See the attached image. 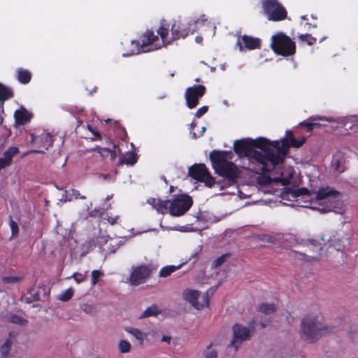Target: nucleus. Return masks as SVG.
Instances as JSON below:
<instances>
[{
    "label": "nucleus",
    "mask_w": 358,
    "mask_h": 358,
    "mask_svg": "<svg viewBox=\"0 0 358 358\" xmlns=\"http://www.w3.org/2000/svg\"><path fill=\"white\" fill-rule=\"evenodd\" d=\"M19 152L18 148L15 146L10 147L3 152V158L11 164L13 157Z\"/></svg>",
    "instance_id": "obj_36"
},
{
    "label": "nucleus",
    "mask_w": 358,
    "mask_h": 358,
    "mask_svg": "<svg viewBox=\"0 0 358 358\" xmlns=\"http://www.w3.org/2000/svg\"><path fill=\"white\" fill-rule=\"evenodd\" d=\"M178 269H179V266H166L161 268L159 275L161 278H166Z\"/></svg>",
    "instance_id": "obj_35"
},
{
    "label": "nucleus",
    "mask_w": 358,
    "mask_h": 358,
    "mask_svg": "<svg viewBox=\"0 0 358 358\" xmlns=\"http://www.w3.org/2000/svg\"><path fill=\"white\" fill-rule=\"evenodd\" d=\"M234 150L239 157H247L257 163L262 160V152L253 149L251 138L237 140L234 143Z\"/></svg>",
    "instance_id": "obj_8"
},
{
    "label": "nucleus",
    "mask_w": 358,
    "mask_h": 358,
    "mask_svg": "<svg viewBox=\"0 0 358 358\" xmlns=\"http://www.w3.org/2000/svg\"><path fill=\"white\" fill-rule=\"evenodd\" d=\"M147 203L151 205L158 213L162 214L169 213L172 216H179V196L172 201L171 200H162L160 199L150 198Z\"/></svg>",
    "instance_id": "obj_9"
},
{
    "label": "nucleus",
    "mask_w": 358,
    "mask_h": 358,
    "mask_svg": "<svg viewBox=\"0 0 358 358\" xmlns=\"http://www.w3.org/2000/svg\"><path fill=\"white\" fill-rule=\"evenodd\" d=\"M211 345L207 348V351L205 354V358H217V354L216 350L210 349Z\"/></svg>",
    "instance_id": "obj_46"
},
{
    "label": "nucleus",
    "mask_w": 358,
    "mask_h": 358,
    "mask_svg": "<svg viewBox=\"0 0 358 358\" xmlns=\"http://www.w3.org/2000/svg\"><path fill=\"white\" fill-rule=\"evenodd\" d=\"M73 278L78 283H80V282L85 281V275L82 273H73Z\"/></svg>",
    "instance_id": "obj_50"
},
{
    "label": "nucleus",
    "mask_w": 358,
    "mask_h": 358,
    "mask_svg": "<svg viewBox=\"0 0 358 358\" xmlns=\"http://www.w3.org/2000/svg\"><path fill=\"white\" fill-rule=\"evenodd\" d=\"M155 270L156 267L151 264H141L133 267L129 276L130 284L137 286L144 283Z\"/></svg>",
    "instance_id": "obj_12"
},
{
    "label": "nucleus",
    "mask_w": 358,
    "mask_h": 358,
    "mask_svg": "<svg viewBox=\"0 0 358 358\" xmlns=\"http://www.w3.org/2000/svg\"><path fill=\"white\" fill-rule=\"evenodd\" d=\"M183 299L196 310H201L209 306L208 291L201 293L198 290L187 289L183 291Z\"/></svg>",
    "instance_id": "obj_10"
},
{
    "label": "nucleus",
    "mask_w": 358,
    "mask_h": 358,
    "mask_svg": "<svg viewBox=\"0 0 358 358\" xmlns=\"http://www.w3.org/2000/svg\"><path fill=\"white\" fill-rule=\"evenodd\" d=\"M15 123L16 125H25L30 122L31 115L26 108L21 107L14 113Z\"/></svg>",
    "instance_id": "obj_19"
},
{
    "label": "nucleus",
    "mask_w": 358,
    "mask_h": 358,
    "mask_svg": "<svg viewBox=\"0 0 358 358\" xmlns=\"http://www.w3.org/2000/svg\"><path fill=\"white\" fill-rule=\"evenodd\" d=\"M260 326H261V327H262V329H264V328H266V324L265 323H264V322H261V323H260Z\"/></svg>",
    "instance_id": "obj_62"
},
{
    "label": "nucleus",
    "mask_w": 358,
    "mask_h": 358,
    "mask_svg": "<svg viewBox=\"0 0 358 358\" xmlns=\"http://www.w3.org/2000/svg\"><path fill=\"white\" fill-rule=\"evenodd\" d=\"M103 145H105V147H101L99 145L96 146L93 149L94 151L96 152L98 154L101 155H103V152H107L110 154V160H115L117 157L115 148H117V145H116L113 142V141L108 137L104 138Z\"/></svg>",
    "instance_id": "obj_16"
},
{
    "label": "nucleus",
    "mask_w": 358,
    "mask_h": 358,
    "mask_svg": "<svg viewBox=\"0 0 358 358\" xmlns=\"http://www.w3.org/2000/svg\"><path fill=\"white\" fill-rule=\"evenodd\" d=\"M9 321L13 324H25L27 323V320H26L25 319H23L19 315H11L10 317H9Z\"/></svg>",
    "instance_id": "obj_42"
},
{
    "label": "nucleus",
    "mask_w": 358,
    "mask_h": 358,
    "mask_svg": "<svg viewBox=\"0 0 358 358\" xmlns=\"http://www.w3.org/2000/svg\"><path fill=\"white\" fill-rule=\"evenodd\" d=\"M171 337L170 336H164L162 338V342H166L168 343H170L171 341Z\"/></svg>",
    "instance_id": "obj_57"
},
{
    "label": "nucleus",
    "mask_w": 358,
    "mask_h": 358,
    "mask_svg": "<svg viewBox=\"0 0 358 358\" xmlns=\"http://www.w3.org/2000/svg\"><path fill=\"white\" fill-rule=\"evenodd\" d=\"M170 24L167 23L166 20H162L160 22V26L157 29V32L159 36H160L163 43H165L167 41V43H169V41H167L166 37L169 35Z\"/></svg>",
    "instance_id": "obj_28"
},
{
    "label": "nucleus",
    "mask_w": 358,
    "mask_h": 358,
    "mask_svg": "<svg viewBox=\"0 0 358 358\" xmlns=\"http://www.w3.org/2000/svg\"><path fill=\"white\" fill-rule=\"evenodd\" d=\"M87 129L89 131L92 132V131H94V129L92 128V127L90 124L87 125Z\"/></svg>",
    "instance_id": "obj_61"
},
{
    "label": "nucleus",
    "mask_w": 358,
    "mask_h": 358,
    "mask_svg": "<svg viewBox=\"0 0 358 358\" xmlns=\"http://www.w3.org/2000/svg\"><path fill=\"white\" fill-rule=\"evenodd\" d=\"M13 90L0 83V101L3 103L5 101L13 97Z\"/></svg>",
    "instance_id": "obj_30"
},
{
    "label": "nucleus",
    "mask_w": 358,
    "mask_h": 358,
    "mask_svg": "<svg viewBox=\"0 0 358 358\" xmlns=\"http://www.w3.org/2000/svg\"><path fill=\"white\" fill-rule=\"evenodd\" d=\"M69 194L71 197H73L75 199H85L86 197L85 196H81L79 191L75 189H71L69 191Z\"/></svg>",
    "instance_id": "obj_47"
},
{
    "label": "nucleus",
    "mask_w": 358,
    "mask_h": 358,
    "mask_svg": "<svg viewBox=\"0 0 358 358\" xmlns=\"http://www.w3.org/2000/svg\"><path fill=\"white\" fill-rule=\"evenodd\" d=\"M271 47L275 53L284 57L292 56L296 52L295 43L282 32H278L271 37Z\"/></svg>",
    "instance_id": "obj_6"
},
{
    "label": "nucleus",
    "mask_w": 358,
    "mask_h": 358,
    "mask_svg": "<svg viewBox=\"0 0 358 358\" xmlns=\"http://www.w3.org/2000/svg\"><path fill=\"white\" fill-rule=\"evenodd\" d=\"M339 196L340 192L332 187L320 188L317 192L315 199L320 202L322 207L318 208V210L323 213L331 211L337 213L338 211L336 209L339 208Z\"/></svg>",
    "instance_id": "obj_5"
},
{
    "label": "nucleus",
    "mask_w": 358,
    "mask_h": 358,
    "mask_svg": "<svg viewBox=\"0 0 358 358\" xmlns=\"http://www.w3.org/2000/svg\"><path fill=\"white\" fill-rule=\"evenodd\" d=\"M20 278L13 276H6L3 278V281L5 283H15L19 282Z\"/></svg>",
    "instance_id": "obj_48"
},
{
    "label": "nucleus",
    "mask_w": 358,
    "mask_h": 358,
    "mask_svg": "<svg viewBox=\"0 0 358 358\" xmlns=\"http://www.w3.org/2000/svg\"><path fill=\"white\" fill-rule=\"evenodd\" d=\"M103 275V273L99 270H93L92 271V279L91 284L92 285H95L99 280L101 276Z\"/></svg>",
    "instance_id": "obj_45"
},
{
    "label": "nucleus",
    "mask_w": 358,
    "mask_h": 358,
    "mask_svg": "<svg viewBox=\"0 0 358 358\" xmlns=\"http://www.w3.org/2000/svg\"><path fill=\"white\" fill-rule=\"evenodd\" d=\"M324 238L298 239L291 237L286 239L285 248L289 249V255L305 262H317L322 257Z\"/></svg>",
    "instance_id": "obj_1"
},
{
    "label": "nucleus",
    "mask_w": 358,
    "mask_h": 358,
    "mask_svg": "<svg viewBox=\"0 0 358 358\" xmlns=\"http://www.w3.org/2000/svg\"><path fill=\"white\" fill-rule=\"evenodd\" d=\"M92 134H93L95 137H96L98 139H100V140H101V139H102V136H101V135L100 132H99V131H97L94 130V131H92Z\"/></svg>",
    "instance_id": "obj_56"
},
{
    "label": "nucleus",
    "mask_w": 358,
    "mask_h": 358,
    "mask_svg": "<svg viewBox=\"0 0 358 358\" xmlns=\"http://www.w3.org/2000/svg\"><path fill=\"white\" fill-rule=\"evenodd\" d=\"M349 129L353 131V132H357L358 131V121H355L350 127Z\"/></svg>",
    "instance_id": "obj_52"
},
{
    "label": "nucleus",
    "mask_w": 358,
    "mask_h": 358,
    "mask_svg": "<svg viewBox=\"0 0 358 358\" xmlns=\"http://www.w3.org/2000/svg\"><path fill=\"white\" fill-rule=\"evenodd\" d=\"M306 138L302 137L299 139H296L291 131H287V138H285L281 142V148L286 150L289 147L300 148L306 142Z\"/></svg>",
    "instance_id": "obj_17"
},
{
    "label": "nucleus",
    "mask_w": 358,
    "mask_h": 358,
    "mask_svg": "<svg viewBox=\"0 0 358 358\" xmlns=\"http://www.w3.org/2000/svg\"><path fill=\"white\" fill-rule=\"evenodd\" d=\"M237 45L239 47L240 50H242L243 48L248 50L259 49L261 48V41L259 38L243 35L238 37Z\"/></svg>",
    "instance_id": "obj_15"
},
{
    "label": "nucleus",
    "mask_w": 358,
    "mask_h": 358,
    "mask_svg": "<svg viewBox=\"0 0 358 358\" xmlns=\"http://www.w3.org/2000/svg\"><path fill=\"white\" fill-rule=\"evenodd\" d=\"M300 194H304L308 193V189L306 188H301L298 190Z\"/></svg>",
    "instance_id": "obj_59"
},
{
    "label": "nucleus",
    "mask_w": 358,
    "mask_h": 358,
    "mask_svg": "<svg viewBox=\"0 0 358 358\" xmlns=\"http://www.w3.org/2000/svg\"><path fill=\"white\" fill-rule=\"evenodd\" d=\"M332 165L336 171L339 173L345 171V168L343 166V161L342 158L334 157L332 159Z\"/></svg>",
    "instance_id": "obj_39"
},
{
    "label": "nucleus",
    "mask_w": 358,
    "mask_h": 358,
    "mask_svg": "<svg viewBox=\"0 0 358 358\" xmlns=\"http://www.w3.org/2000/svg\"><path fill=\"white\" fill-rule=\"evenodd\" d=\"M174 230H179V225L178 226H175L173 228Z\"/></svg>",
    "instance_id": "obj_64"
},
{
    "label": "nucleus",
    "mask_w": 358,
    "mask_h": 358,
    "mask_svg": "<svg viewBox=\"0 0 358 358\" xmlns=\"http://www.w3.org/2000/svg\"><path fill=\"white\" fill-rule=\"evenodd\" d=\"M11 346L12 341L8 338L0 348V358H10Z\"/></svg>",
    "instance_id": "obj_31"
},
{
    "label": "nucleus",
    "mask_w": 358,
    "mask_h": 358,
    "mask_svg": "<svg viewBox=\"0 0 358 358\" xmlns=\"http://www.w3.org/2000/svg\"><path fill=\"white\" fill-rule=\"evenodd\" d=\"M276 308L273 303H263L259 305L258 311L264 313V315H270L275 313Z\"/></svg>",
    "instance_id": "obj_34"
},
{
    "label": "nucleus",
    "mask_w": 358,
    "mask_h": 358,
    "mask_svg": "<svg viewBox=\"0 0 358 358\" xmlns=\"http://www.w3.org/2000/svg\"><path fill=\"white\" fill-rule=\"evenodd\" d=\"M206 87L203 85H196L188 87L185 92L186 103L189 108H194L199 103V100L206 93Z\"/></svg>",
    "instance_id": "obj_14"
},
{
    "label": "nucleus",
    "mask_w": 358,
    "mask_h": 358,
    "mask_svg": "<svg viewBox=\"0 0 358 358\" xmlns=\"http://www.w3.org/2000/svg\"><path fill=\"white\" fill-rule=\"evenodd\" d=\"M262 7L263 13L269 21H282L287 17L286 8L278 0H264Z\"/></svg>",
    "instance_id": "obj_7"
},
{
    "label": "nucleus",
    "mask_w": 358,
    "mask_h": 358,
    "mask_svg": "<svg viewBox=\"0 0 358 358\" xmlns=\"http://www.w3.org/2000/svg\"><path fill=\"white\" fill-rule=\"evenodd\" d=\"M127 226L129 227L124 228L123 227H121V228L120 229V230H119V234H120L119 237L120 238H131L136 234H140L142 232L149 231L152 230L150 229H144L143 231H138L136 232H134V229L133 227H130L131 225H127Z\"/></svg>",
    "instance_id": "obj_25"
},
{
    "label": "nucleus",
    "mask_w": 358,
    "mask_h": 358,
    "mask_svg": "<svg viewBox=\"0 0 358 358\" xmlns=\"http://www.w3.org/2000/svg\"><path fill=\"white\" fill-rule=\"evenodd\" d=\"M126 331L131 334L138 341L139 345H143V341L144 338L147 336V334L142 332L138 329L132 327L126 329Z\"/></svg>",
    "instance_id": "obj_29"
},
{
    "label": "nucleus",
    "mask_w": 358,
    "mask_h": 358,
    "mask_svg": "<svg viewBox=\"0 0 358 358\" xmlns=\"http://www.w3.org/2000/svg\"><path fill=\"white\" fill-rule=\"evenodd\" d=\"M193 205L192 198L186 194H180V216L185 214Z\"/></svg>",
    "instance_id": "obj_24"
},
{
    "label": "nucleus",
    "mask_w": 358,
    "mask_h": 358,
    "mask_svg": "<svg viewBox=\"0 0 358 358\" xmlns=\"http://www.w3.org/2000/svg\"><path fill=\"white\" fill-rule=\"evenodd\" d=\"M73 289L72 288H69L61 294L59 299L63 301H67L73 297Z\"/></svg>",
    "instance_id": "obj_44"
},
{
    "label": "nucleus",
    "mask_w": 358,
    "mask_h": 358,
    "mask_svg": "<svg viewBox=\"0 0 358 358\" xmlns=\"http://www.w3.org/2000/svg\"><path fill=\"white\" fill-rule=\"evenodd\" d=\"M229 257H230L229 253H226V254L221 255L220 257H219L218 258H217L212 262L211 268L213 269L217 268V267L221 266L227 260V259L229 258Z\"/></svg>",
    "instance_id": "obj_41"
},
{
    "label": "nucleus",
    "mask_w": 358,
    "mask_h": 358,
    "mask_svg": "<svg viewBox=\"0 0 358 358\" xmlns=\"http://www.w3.org/2000/svg\"><path fill=\"white\" fill-rule=\"evenodd\" d=\"M137 154L134 152H127L124 156L121 159L122 163L134 165L137 162Z\"/></svg>",
    "instance_id": "obj_33"
},
{
    "label": "nucleus",
    "mask_w": 358,
    "mask_h": 358,
    "mask_svg": "<svg viewBox=\"0 0 358 358\" xmlns=\"http://www.w3.org/2000/svg\"><path fill=\"white\" fill-rule=\"evenodd\" d=\"M207 21L205 15H201L199 19L190 20L187 24V27L180 30V37L185 38L189 34H193L199 28V25H203Z\"/></svg>",
    "instance_id": "obj_18"
},
{
    "label": "nucleus",
    "mask_w": 358,
    "mask_h": 358,
    "mask_svg": "<svg viewBox=\"0 0 358 358\" xmlns=\"http://www.w3.org/2000/svg\"><path fill=\"white\" fill-rule=\"evenodd\" d=\"M18 226L19 225H10L11 231H12V234H13V236H15L18 233V230H19Z\"/></svg>",
    "instance_id": "obj_54"
},
{
    "label": "nucleus",
    "mask_w": 358,
    "mask_h": 358,
    "mask_svg": "<svg viewBox=\"0 0 358 358\" xmlns=\"http://www.w3.org/2000/svg\"><path fill=\"white\" fill-rule=\"evenodd\" d=\"M189 175L193 179L203 182L208 187H212L215 183V179L213 177L204 164H195L189 167Z\"/></svg>",
    "instance_id": "obj_11"
},
{
    "label": "nucleus",
    "mask_w": 358,
    "mask_h": 358,
    "mask_svg": "<svg viewBox=\"0 0 358 358\" xmlns=\"http://www.w3.org/2000/svg\"><path fill=\"white\" fill-rule=\"evenodd\" d=\"M106 214L107 217V220L109 224H116L119 220V215H113L110 213L108 215L107 213H106L105 210L101 208H94L91 210L90 213V216L95 218H102L103 216Z\"/></svg>",
    "instance_id": "obj_20"
},
{
    "label": "nucleus",
    "mask_w": 358,
    "mask_h": 358,
    "mask_svg": "<svg viewBox=\"0 0 358 358\" xmlns=\"http://www.w3.org/2000/svg\"><path fill=\"white\" fill-rule=\"evenodd\" d=\"M31 73L27 69L19 68L17 70V80L21 84H28L31 81Z\"/></svg>",
    "instance_id": "obj_26"
},
{
    "label": "nucleus",
    "mask_w": 358,
    "mask_h": 358,
    "mask_svg": "<svg viewBox=\"0 0 358 358\" xmlns=\"http://www.w3.org/2000/svg\"><path fill=\"white\" fill-rule=\"evenodd\" d=\"M36 143L38 144L39 148L48 150L53 144L54 140L52 136L49 133L41 134L35 138Z\"/></svg>",
    "instance_id": "obj_23"
},
{
    "label": "nucleus",
    "mask_w": 358,
    "mask_h": 358,
    "mask_svg": "<svg viewBox=\"0 0 358 358\" xmlns=\"http://www.w3.org/2000/svg\"><path fill=\"white\" fill-rule=\"evenodd\" d=\"M140 39L143 46L145 49L146 47L153 45L155 41L159 40V38L157 35L155 34L152 30L147 29L142 34Z\"/></svg>",
    "instance_id": "obj_22"
},
{
    "label": "nucleus",
    "mask_w": 358,
    "mask_h": 358,
    "mask_svg": "<svg viewBox=\"0 0 358 358\" xmlns=\"http://www.w3.org/2000/svg\"><path fill=\"white\" fill-rule=\"evenodd\" d=\"M161 312L162 311L159 309L157 305H152L145 309V310L141 315L140 318L142 319L152 316H157V315L160 314Z\"/></svg>",
    "instance_id": "obj_32"
},
{
    "label": "nucleus",
    "mask_w": 358,
    "mask_h": 358,
    "mask_svg": "<svg viewBox=\"0 0 358 358\" xmlns=\"http://www.w3.org/2000/svg\"><path fill=\"white\" fill-rule=\"evenodd\" d=\"M233 339L231 341L230 345L234 347L237 350L241 343L250 338V334L254 331L253 325L250 327H244L240 324H236L233 326Z\"/></svg>",
    "instance_id": "obj_13"
},
{
    "label": "nucleus",
    "mask_w": 358,
    "mask_h": 358,
    "mask_svg": "<svg viewBox=\"0 0 358 358\" xmlns=\"http://www.w3.org/2000/svg\"><path fill=\"white\" fill-rule=\"evenodd\" d=\"M196 124L194 121L190 124V134H192L194 138H196V135L194 132H192V131L196 127Z\"/></svg>",
    "instance_id": "obj_55"
},
{
    "label": "nucleus",
    "mask_w": 358,
    "mask_h": 358,
    "mask_svg": "<svg viewBox=\"0 0 358 358\" xmlns=\"http://www.w3.org/2000/svg\"><path fill=\"white\" fill-rule=\"evenodd\" d=\"M232 155L230 151L213 150L210 152L209 158L215 173L234 183L240 177L241 171L234 162L229 161Z\"/></svg>",
    "instance_id": "obj_2"
},
{
    "label": "nucleus",
    "mask_w": 358,
    "mask_h": 358,
    "mask_svg": "<svg viewBox=\"0 0 358 358\" xmlns=\"http://www.w3.org/2000/svg\"><path fill=\"white\" fill-rule=\"evenodd\" d=\"M299 39L301 42L306 43L308 45H313L317 42V38L312 36L311 34H301L299 36Z\"/></svg>",
    "instance_id": "obj_40"
},
{
    "label": "nucleus",
    "mask_w": 358,
    "mask_h": 358,
    "mask_svg": "<svg viewBox=\"0 0 358 358\" xmlns=\"http://www.w3.org/2000/svg\"><path fill=\"white\" fill-rule=\"evenodd\" d=\"M131 349L130 343L125 340H122L119 343V350L122 353L129 352Z\"/></svg>",
    "instance_id": "obj_43"
},
{
    "label": "nucleus",
    "mask_w": 358,
    "mask_h": 358,
    "mask_svg": "<svg viewBox=\"0 0 358 358\" xmlns=\"http://www.w3.org/2000/svg\"><path fill=\"white\" fill-rule=\"evenodd\" d=\"M195 41L197 43H199L201 44L203 41V38L202 36H198L195 38Z\"/></svg>",
    "instance_id": "obj_58"
},
{
    "label": "nucleus",
    "mask_w": 358,
    "mask_h": 358,
    "mask_svg": "<svg viewBox=\"0 0 358 358\" xmlns=\"http://www.w3.org/2000/svg\"><path fill=\"white\" fill-rule=\"evenodd\" d=\"M208 107L206 106L201 107L200 108H199L196 110V112L195 113V117H198V118L201 117L208 111Z\"/></svg>",
    "instance_id": "obj_49"
},
{
    "label": "nucleus",
    "mask_w": 358,
    "mask_h": 358,
    "mask_svg": "<svg viewBox=\"0 0 358 358\" xmlns=\"http://www.w3.org/2000/svg\"><path fill=\"white\" fill-rule=\"evenodd\" d=\"M287 183H288V180H287V179L283 180V182H282L283 185H287Z\"/></svg>",
    "instance_id": "obj_63"
},
{
    "label": "nucleus",
    "mask_w": 358,
    "mask_h": 358,
    "mask_svg": "<svg viewBox=\"0 0 358 358\" xmlns=\"http://www.w3.org/2000/svg\"><path fill=\"white\" fill-rule=\"evenodd\" d=\"M308 122L303 121L300 123V125L306 127L307 131L310 132L313 130L315 127H320V124L317 122V121L320 120H325L328 122H331V120L329 118H327L324 116H311L308 118Z\"/></svg>",
    "instance_id": "obj_21"
},
{
    "label": "nucleus",
    "mask_w": 358,
    "mask_h": 358,
    "mask_svg": "<svg viewBox=\"0 0 358 358\" xmlns=\"http://www.w3.org/2000/svg\"><path fill=\"white\" fill-rule=\"evenodd\" d=\"M196 255L197 253L196 252L193 253L189 257L183 253V257L182 259H180V268H182L184 265L187 264L191 260H193L189 265V268H192L196 261Z\"/></svg>",
    "instance_id": "obj_37"
},
{
    "label": "nucleus",
    "mask_w": 358,
    "mask_h": 358,
    "mask_svg": "<svg viewBox=\"0 0 358 358\" xmlns=\"http://www.w3.org/2000/svg\"><path fill=\"white\" fill-rule=\"evenodd\" d=\"M62 227V225H57V227H56V231H57V232L58 234H59V231H60V230H61V229H60V228H61Z\"/></svg>",
    "instance_id": "obj_60"
},
{
    "label": "nucleus",
    "mask_w": 358,
    "mask_h": 358,
    "mask_svg": "<svg viewBox=\"0 0 358 358\" xmlns=\"http://www.w3.org/2000/svg\"><path fill=\"white\" fill-rule=\"evenodd\" d=\"M171 31V34L173 36L171 39L172 40H177V39H178L179 38V34H178V31L175 29V25H172Z\"/></svg>",
    "instance_id": "obj_51"
},
{
    "label": "nucleus",
    "mask_w": 358,
    "mask_h": 358,
    "mask_svg": "<svg viewBox=\"0 0 358 358\" xmlns=\"http://www.w3.org/2000/svg\"><path fill=\"white\" fill-rule=\"evenodd\" d=\"M251 143L255 148H259L262 151V160L258 164L262 165L261 171L263 173H268L278 165L283 163L284 158L278 153H275L271 147L280 150L278 141L270 142L268 139L262 137L257 139H252Z\"/></svg>",
    "instance_id": "obj_3"
},
{
    "label": "nucleus",
    "mask_w": 358,
    "mask_h": 358,
    "mask_svg": "<svg viewBox=\"0 0 358 358\" xmlns=\"http://www.w3.org/2000/svg\"><path fill=\"white\" fill-rule=\"evenodd\" d=\"M197 231V229H194V228H192V227L190 228L187 226L180 227V231Z\"/></svg>",
    "instance_id": "obj_53"
},
{
    "label": "nucleus",
    "mask_w": 358,
    "mask_h": 358,
    "mask_svg": "<svg viewBox=\"0 0 358 358\" xmlns=\"http://www.w3.org/2000/svg\"><path fill=\"white\" fill-rule=\"evenodd\" d=\"M250 238L252 240L264 241L268 243H274L275 242V238L274 237L266 234L253 235Z\"/></svg>",
    "instance_id": "obj_38"
},
{
    "label": "nucleus",
    "mask_w": 358,
    "mask_h": 358,
    "mask_svg": "<svg viewBox=\"0 0 358 358\" xmlns=\"http://www.w3.org/2000/svg\"><path fill=\"white\" fill-rule=\"evenodd\" d=\"M300 335L306 342L313 343L322 336L330 333L331 329L326 325L318 314H307L301 321Z\"/></svg>",
    "instance_id": "obj_4"
},
{
    "label": "nucleus",
    "mask_w": 358,
    "mask_h": 358,
    "mask_svg": "<svg viewBox=\"0 0 358 358\" xmlns=\"http://www.w3.org/2000/svg\"><path fill=\"white\" fill-rule=\"evenodd\" d=\"M131 48L129 52L127 53H123L124 56H130L138 54L141 52H147L149 50L144 48L141 41L140 42L139 41L136 40L131 41Z\"/></svg>",
    "instance_id": "obj_27"
}]
</instances>
